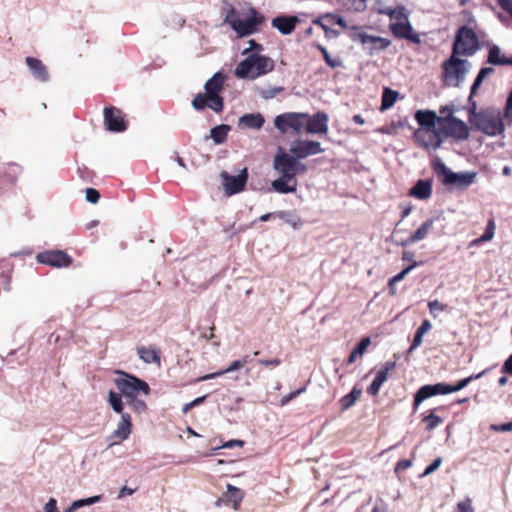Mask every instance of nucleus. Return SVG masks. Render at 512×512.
<instances>
[{
    "label": "nucleus",
    "instance_id": "f257e3e1",
    "mask_svg": "<svg viewBox=\"0 0 512 512\" xmlns=\"http://www.w3.org/2000/svg\"><path fill=\"white\" fill-rule=\"evenodd\" d=\"M273 168L280 175L271 183L275 192L281 194L294 193L297 190L296 176L307 172L306 164L298 161L290 152L287 153L281 148L273 160Z\"/></svg>",
    "mask_w": 512,
    "mask_h": 512
},
{
    "label": "nucleus",
    "instance_id": "f03ea898",
    "mask_svg": "<svg viewBox=\"0 0 512 512\" xmlns=\"http://www.w3.org/2000/svg\"><path fill=\"white\" fill-rule=\"evenodd\" d=\"M415 119L419 124V128L447 127L450 138L457 141H465L470 136L468 125L455 116H438L432 110H419L415 114Z\"/></svg>",
    "mask_w": 512,
    "mask_h": 512
},
{
    "label": "nucleus",
    "instance_id": "7ed1b4c3",
    "mask_svg": "<svg viewBox=\"0 0 512 512\" xmlns=\"http://www.w3.org/2000/svg\"><path fill=\"white\" fill-rule=\"evenodd\" d=\"M226 76L222 72L215 73L204 85L205 92L198 93L192 100V107L196 111L209 108L215 113H221L224 109V99L221 92L224 89Z\"/></svg>",
    "mask_w": 512,
    "mask_h": 512
},
{
    "label": "nucleus",
    "instance_id": "20e7f679",
    "mask_svg": "<svg viewBox=\"0 0 512 512\" xmlns=\"http://www.w3.org/2000/svg\"><path fill=\"white\" fill-rule=\"evenodd\" d=\"M431 168L436 174L438 180L447 187H455L457 189H466L475 182L476 172H453L438 157L431 161Z\"/></svg>",
    "mask_w": 512,
    "mask_h": 512
},
{
    "label": "nucleus",
    "instance_id": "39448f33",
    "mask_svg": "<svg viewBox=\"0 0 512 512\" xmlns=\"http://www.w3.org/2000/svg\"><path fill=\"white\" fill-rule=\"evenodd\" d=\"M273 68L274 62L271 58L250 54L236 66L235 75L240 79H256L272 71Z\"/></svg>",
    "mask_w": 512,
    "mask_h": 512
},
{
    "label": "nucleus",
    "instance_id": "423d86ee",
    "mask_svg": "<svg viewBox=\"0 0 512 512\" xmlns=\"http://www.w3.org/2000/svg\"><path fill=\"white\" fill-rule=\"evenodd\" d=\"M469 122L480 132L488 136H496L504 132V122L499 113L490 110L469 111Z\"/></svg>",
    "mask_w": 512,
    "mask_h": 512
},
{
    "label": "nucleus",
    "instance_id": "0eeeda50",
    "mask_svg": "<svg viewBox=\"0 0 512 512\" xmlns=\"http://www.w3.org/2000/svg\"><path fill=\"white\" fill-rule=\"evenodd\" d=\"M478 49L479 39L476 32L468 26H461L455 35L452 55L472 56Z\"/></svg>",
    "mask_w": 512,
    "mask_h": 512
},
{
    "label": "nucleus",
    "instance_id": "6e6552de",
    "mask_svg": "<svg viewBox=\"0 0 512 512\" xmlns=\"http://www.w3.org/2000/svg\"><path fill=\"white\" fill-rule=\"evenodd\" d=\"M251 14V17L245 19L235 18V10L231 8L225 18V22L231 26L239 37L248 36L255 33L258 27L265 22L264 15L258 13L256 10L252 9Z\"/></svg>",
    "mask_w": 512,
    "mask_h": 512
},
{
    "label": "nucleus",
    "instance_id": "1a4fd4ad",
    "mask_svg": "<svg viewBox=\"0 0 512 512\" xmlns=\"http://www.w3.org/2000/svg\"><path fill=\"white\" fill-rule=\"evenodd\" d=\"M116 374L119 377L114 379L115 386L125 398L129 399L139 393H150V387L144 380L120 370H117Z\"/></svg>",
    "mask_w": 512,
    "mask_h": 512
},
{
    "label": "nucleus",
    "instance_id": "9d476101",
    "mask_svg": "<svg viewBox=\"0 0 512 512\" xmlns=\"http://www.w3.org/2000/svg\"><path fill=\"white\" fill-rule=\"evenodd\" d=\"M447 127L437 128H418L413 133L416 144L425 150H437L441 147L444 140L449 138Z\"/></svg>",
    "mask_w": 512,
    "mask_h": 512
},
{
    "label": "nucleus",
    "instance_id": "9b49d317",
    "mask_svg": "<svg viewBox=\"0 0 512 512\" xmlns=\"http://www.w3.org/2000/svg\"><path fill=\"white\" fill-rule=\"evenodd\" d=\"M466 61L451 55L442 63V82L445 86L459 87L464 81L467 69Z\"/></svg>",
    "mask_w": 512,
    "mask_h": 512
},
{
    "label": "nucleus",
    "instance_id": "f8f14e48",
    "mask_svg": "<svg viewBox=\"0 0 512 512\" xmlns=\"http://www.w3.org/2000/svg\"><path fill=\"white\" fill-rule=\"evenodd\" d=\"M306 118H308L307 113L286 112L275 117L274 125L282 134L289 132L299 134L305 126Z\"/></svg>",
    "mask_w": 512,
    "mask_h": 512
},
{
    "label": "nucleus",
    "instance_id": "ddd939ff",
    "mask_svg": "<svg viewBox=\"0 0 512 512\" xmlns=\"http://www.w3.org/2000/svg\"><path fill=\"white\" fill-rule=\"evenodd\" d=\"M225 194L228 196L242 192L248 181V170L244 168L236 175H230L227 171L220 173Z\"/></svg>",
    "mask_w": 512,
    "mask_h": 512
},
{
    "label": "nucleus",
    "instance_id": "4468645a",
    "mask_svg": "<svg viewBox=\"0 0 512 512\" xmlns=\"http://www.w3.org/2000/svg\"><path fill=\"white\" fill-rule=\"evenodd\" d=\"M324 151L321 143L314 140H295L290 145L289 152L296 157L298 161L309 156L320 154Z\"/></svg>",
    "mask_w": 512,
    "mask_h": 512
},
{
    "label": "nucleus",
    "instance_id": "2eb2a0df",
    "mask_svg": "<svg viewBox=\"0 0 512 512\" xmlns=\"http://www.w3.org/2000/svg\"><path fill=\"white\" fill-rule=\"evenodd\" d=\"M450 384L439 382L436 384H427L421 386L414 395L413 409L416 410L419 405L428 398L436 395L450 394Z\"/></svg>",
    "mask_w": 512,
    "mask_h": 512
},
{
    "label": "nucleus",
    "instance_id": "dca6fc26",
    "mask_svg": "<svg viewBox=\"0 0 512 512\" xmlns=\"http://www.w3.org/2000/svg\"><path fill=\"white\" fill-rule=\"evenodd\" d=\"M106 129L111 132H123L127 129V121L122 110L109 106L103 111Z\"/></svg>",
    "mask_w": 512,
    "mask_h": 512
},
{
    "label": "nucleus",
    "instance_id": "f3484780",
    "mask_svg": "<svg viewBox=\"0 0 512 512\" xmlns=\"http://www.w3.org/2000/svg\"><path fill=\"white\" fill-rule=\"evenodd\" d=\"M352 39L360 42L370 55H373L375 51L385 50L391 44L390 40L386 38L368 35L364 32H356Z\"/></svg>",
    "mask_w": 512,
    "mask_h": 512
},
{
    "label": "nucleus",
    "instance_id": "a211bd4d",
    "mask_svg": "<svg viewBox=\"0 0 512 512\" xmlns=\"http://www.w3.org/2000/svg\"><path fill=\"white\" fill-rule=\"evenodd\" d=\"M39 263L52 267H68L72 263V258L64 251L50 250L39 253L36 256Z\"/></svg>",
    "mask_w": 512,
    "mask_h": 512
},
{
    "label": "nucleus",
    "instance_id": "6ab92c4d",
    "mask_svg": "<svg viewBox=\"0 0 512 512\" xmlns=\"http://www.w3.org/2000/svg\"><path fill=\"white\" fill-rule=\"evenodd\" d=\"M328 120L329 117L325 112H317L313 116L308 114L304 128L307 133L326 134L328 132Z\"/></svg>",
    "mask_w": 512,
    "mask_h": 512
},
{
    "label": "nucleus",
    "instance_id": "aec40b11",
    "mask_svg": "<svg viewBox=\"0 0 512 512\" xmlns=\"http://www.w3.org/2000/svg\"><path fill=\"white\" fill-rule=\"evenodd\" d=\"M300 23V19L295 15H280L274 17L271 21L273 28L277 29L283 35H290Z\"/></svg>",
    "mask_w": 512,
    "mask_h": 512
},
{
    "label": "nucleus",
    "instance_id": "412c9836",
    "mask_svg": "<svg viewBox=\"0 0 512 512\" xmlns=\"http://www.w3.org/2000/svg\"><path fill=\"white\" fill-rule=\"evenodd\" d=\"M390 30L398 38L407 39L413 43H420V37L413 32V28L408 19L405 21L393 22L390 24Z\"/></svg>",
    "mask_w": 512,
    "mask_h": 512
},
{
    "label": "nucleus",
    "instance_id": "4be33fe9",
    "mask_svg": "<svg viewBox=\"0 0 512 512\" xmlns=\"http://www.w3.org/2000/svg\"><path fill=\"white\" fill-rule=\"evenodd\" d=\"M132 431V421L131 416L128 413H122L121 420L117 425V429L110 435V439L112 440L111 445L120 443L123 440H126Z\"/></svg>",
    "mask_w": 512,
    "mask_h": 512
},
{
    "label": "nucleus",
    "instance_id": "5701e85b",
    "mask_svg": "<svg viewBox=\"0 0 512 512\" xmlns=\"http://www.w3.org/2000/svg\"><path fill=\"white\" fill-rule=\"evenodd\" d=\"M396 367V363L393 361H388L384 364V366L379 369L376 373V376L370 386L367 388V393L371 396L378 395L381 386L387 380L388 374L390 371L394 370Z\"/></svg>",
    "mask_w": 512,
    "mask_h": 512
},
{
    "label": "nucleus",
    "instance_id": "b1692460",
    "mask_svg": "<svg viewBox=\"0 0 512 512\" xmlns=\"http://www.w3.org/2000/svg\"><path fill=\"white\" fill-rule=\"evenodd\" d=\"M432 179H420L409 190V196L419 200H427L432 195Z\"/></svg>",
    "mask_w": 512,
    "mask_h": 512
},
{
    "label": "nucleus",
    "instance_id": "393cba45",
    "mask_svg": "<svg viewBox=\"0 0 512 512\" xmlns=\"http://www.w3.org/2000/svg\"><path fill=\"white\" fill-rule=\"evenodd\" d=\"M25 61L33 76L37 80L41 82H47L49 80V72L47 67L40 59L34 57H26Z\"/></svg>",
    "mask_w": 512,
    "mask_h": 512
},
{
    "label": "nucleus",
    "instance_id": "a878e982",
    "mask_svg": "<svg viewBox=\"0 0 512 512\" xmlns=\"http://www.w3.org/2000/svg\"><path fill=\"white\" fill-rule=\"evenodd\" d=\"M434 222V218H429L424 221L414 233H412L406 240L402 241L401 245L407 246L425 239L430 230L433 228Z\"/></svg>",
    "mask_w": 512,
    "mask_h": 512
},
{
    "label": "nucleus",
    "instance_id": "bb28decb",
    "mask_svg": "<svg viewBox=\"0 0 512 512\" xmlns=\"http://www.w3.org/2000/svg\"><path fill=\"white\" fill-rule=\"evenodd\" d=\"M242 500H243V492L239 488H237L231 484H228L227 492L224 495V499H218L215 502V504H216V506H220L221 502L224 501L227 504L231 503L234 510H238Z\"/></svg>",
    "mask_w": 512,
    "mask_h": 512
},
{
    "label": "nucleus",
    "instance_id": "cd10ccee",
    "mask_svg": "<svg viewBox=\"0 0 512 512\" xmlns=\"http://www.w3.org/2000/svg\"><path fill=\"white\" fill-rule=\"evenodd\" d=\"M137 354L147 364L155 363L160 365L161 363L160 352L154 346H139L137 347Z\"/></svg>",
    "mask_w": 512,
    "mask_h": 512
},
{
    "label": "nucleus",
    "instance_id": "c85d7f7f",
    "mask_svg": "<svg viewBox=\"0 0 512 512\" xmlns=\"http://www.w3.org/2000/svg\"><path fill=\"white\" fill-rule=\"evenodd\" d=\"M443 410H445L444 406L436 407L423 417L422 422L425 424V430L432 431L443 423V419L435 414V412Z\"/></svg>",
    "mask_w": 512,
    "mask_h": 512
},
{
    "label": "nucleus",
    "instance_id": "c756f323",
    "mask_svg": "<svg viewBox=\"0 0 512 512\" xmlns=\"http://www.w3.org/2000/svg\"><path fill=\"white\" fill-rule=\"evenodd\" d=\"M487 62L492 65H511L512 57L501 56V50L497 45L490 47Z\"/></svg>",
    "mask_w": 512,
    "mask_h": 512
},
{
    "label": "nucleus",
    "instance_id": "7c9ffc66",
    "mask_svg": "<svg viewBox=\"0 0 512 512\" xmlns=\"http://www.w3.org/2000/svg\"><path fill=\"white\" fill-rule=\"evenodd\" d=\"M264 121L263 116L259 113L245 114L240 118L239 124L247 128L260 129L263 126Z\"/></svg>",
    "mask_w": 512,
    "mask_h": 512
},
{
    "label": "nucleus",
    "instance_id": "2f4dec72",
    "mask_svg": "<svg viewBox=\"0 0 512 512\" xmlns=\"http://www.w3.org/2000/svg\"><path fill=\"white\" fill-rule=\"evenodd\" d=\"M362 395V389L358 388L357 386H354L350 393L344 395L339 403L341 405L342 410H348L351 408L355 402L361 397Z\"/></svg>",
    "mask_w": 512,
    "mask_h": 512
},
{
    "label": "nucleus",
    "instance_id": "473e14b6",
    "mask_svg": "<svg viewBox=\"0 0 512 512\" xmlns=\"http://www.w3.org/2000/svg\"><path fill=\"white\" fill-rule=\"evenodd\" d=\"M242 367L243 366H242V363H241L240 359L239 360H235V361L231 362L230 365L226 369H223V370H220L218 372H214V373H210V374L198 377L195 380V382H202V381L214 379V378H217V377L222 376L224 374L236 371V370H238V369H240Z\"/></svg>",
    "mask_w": 512,
    "mask_h": 512
},
{
    "label": "nucleus",
    "instance_id": "72a5a7b5",
    "mask_svg": "<svg viewBox=\"0 0 512 512\" xmlns=\"http://www.w3.org/2000/svg\"><path fill=\"white\" fill-rule=\"evenodd\" d=\"M370 344H371L370 337L362 338L360 340V342L356 345V347L351 351V353L347 359V363L353 364L356 361L357 357H361L365 353V351L370 346Z\"/></svg>",
    "mask_w": 512,
    "mask_h": 512
},
{
    "label": "nucleus",
    "instance_id": "f704fd0d",
    "mask_svg": "<svg viewBox=\"0 0 512 512\" xmlns=\"http://www.w3.org/2000/svg\"><path fill=\"white\" fill-rule=\"evenodd\" d=\"M432 325L429 320H424L414 334L412 344L409 348V352H412L422 344V339L425 333L431 329Z\"/></svg>",
    "mask_w": 512,
    "mask_h": 512
},
{
    "label": "nucleus",
    "instance_id": "c9c22d12",
    "mask_svg": "<svg viewBox=\"0 0 512 512\" xmlns=\"http://www.w3.org/2000/svg\"><path fill=\"white\" fill-rule=\"evenodd\" d=\"M495 229H496L495 221L493 219L488 220L487 226L485 228V232L483 233V235L477 239L472 240L470 243V246H478L483 242H488V241L492 240L494 237V234H495Z\"/></svg>",
    "mask_w": 512,
    "mask_h": 512
},
{
    "label": "nucleus",
    "instance_id": "e433bc0d",
    "mask_svg": "<svg viewBox=\"0 0 512 512\" xmlns=\"http://www.w3.org/2000/svg\"><path fill=\"white\" fill-rule=\"evenodd\" d=\"M489 371V369H484L483 371L477 373V374H472L466 378H463L461 380H459L456 384H450V391L451 393H454V392H457V391H460L462 390L463 388H465L471 381L473 380H477L479 378H481L482 376H484L487 372Z\"/></svg>",
    "mask_w": 512,
    "mask_h": 512
},
{
    "label": "nucleus",
    "instance_id": "4c0bfd02",
    "mask_svg": "<svg viewBox=\"0 0 512 512\" xmlns=\"http://www.w3.org/2000/svg\"><path fill=\"white\" fill-rule=\"evenodd\" d=\"M398 98V92L390 88H384L381 101V110L389 109Z\"/></svg>",
    "mask_w": 512,
    "mask_h": 512
},
{
    "label": "nucleus",
    "instance_id": "58836bf2",
    "mask_svg": "<svg viewBox=\"0 0 512 512\" xmlns=\"http://www.w3.org/2000/svg\"><path fill=\"white\" fill-rule=\"evenodd\" d=\"M230 127L225 124L218 125L211 129L210 135L216 144L225 142Z\"/></svg>",
    "mask_w": 512,
    "mask_h": 512
},
{
    "label": "nucleus",
    "instance_id": "ea45409f",
    "mask_svg": "<svg viewBox=\"0 0 512 512\" xmlns=\"http://www.w3.org/2000/svg\"><path fill=\"white\" fill-rule=\"evenodd\" d=\"M315 47L321 52L324 61L331 68L342 67L343 62L339 57L332 58L327 49L321 44H316Z\"/></svg>",
    "mask_w": 512,
    "mask_h": 512
},
{
    "label": "nucleus",
    "instance_id": "a19ab883",
    "mask_svg": "<svg viewBox=\"0 0 512 512\" xmlns=\"http://www.w3.org/2000/svg\"><path fill=\"white\" fill-rule=\"evenodd\" d=\"M494 72V69L491 67L481 68L477 77L475 78L472 86H471V95L476 93L479 86L482 84L483 80L490 74Z\"/></svg>",
    "mask_w": 512,
    "mask_h": 512
},
{
    "label": "nucleus",
    "instance_id": "79ce46f5",
    "mask_svg": "<svg viewBox=\"0 0 512 512\" xmlns=\"http://www.w3.org/2000/svg\"><path fill=\"white\" fill-rule=\"evenodd\" d=\"M349 11H363L366 8V0H338Z\"/></svg>",
    "mask_w": 512,
    "mask_h": 512
},
{
    "label": "nucleus",
    "instance_id": "37998d69",
    "mask_svg": "<svg viewBox=\"0 0 512 512\" xmlns=\"http://www.w3.org/2000/svg\"><path fill=\"white\" fill-rule=\"evenodd\" d=\"M108 401H109V404L111 405L112 409L116 412V413H120L122 415L123 413V402H122V399H121V393L118 394L114 391H109V396H108Z\"/></svg>",
    "mask_w": 512,
    "mask_h": 512
},
{
    "label": "nucleus",
    "instance_id": "c03bdc74",
    "mask_svg": "<svg viewBox=\"0 0 512 512\" xmlns=\"http://www.w3.org/2000/svg\"><path fill=\"white\" fill-rule=\"evenodd\" d=\"M275 216L280 219H283L287 223L291 224L294 228H297L298 224L300 222L299 218H297L294 215H291L290 213H288L286 211H278L275 213Z\"/></svg>",
    "mask_w": 512,
    "mask_h": 512
},
{
    "label": "nucleus",
    "instance_id": "a18cd8bd",
    "mask_svg": "<svg viewBox=\"0 0 512 512\" xmlns=\"http://www.w3.org/2000/svg\"><path fill=\"white\" fill-rule=\"evenodd\" d=\"M128 402L132 406L133 410L137 413H143L147 410L146 403L143 400L138 399L137 396L129 398Z\"/></svg>",
    "mask_w": 512,
    "mask_h": 512
},
{
    "label": "nucleus",
    "instance_id": "49530a36",
    "mask_svg": "<svg viewBox=\"0 0 512 512\" xmlns=\"http://www.w3.org/2000/svg\"><path fill=\"white\" fill-rule=\"evenodd\" d=\"M416 266H418V262L416 261H413V264H410L409 266H407L405 269H403L400 273L396 274L395 276H393L391 279V284H396L400 281H402L406 275L412 270L414 269Z\"/></svg>",
    "mask_w": 512,
    "mask_h": 512
},
{
    "label": "nucleus",
    "instance_id": "de8ad7c7",
    "mask_svg": "<svg viewBox=\"0 0 512 512\" xmlns=\"http://www.w3.org/2000/svg\"><path fill=\"white\" fill-rule=\"evenodd\" d=\"M100 500H101V496L100 495L92 496V497H89V498H86V499L76 500V501L73 502V507L79 509L81 507L97 503Z\"/></svg>",
    "mask_w": 512,
    "mask_h": 512
},
{
    "label": "nucleus",
    "instance_id": "09e8293b",
    "mask_svg": "<svg viewBox=\"0 0 512 512\" xmlns=\"http://www.w3.org/2000/svg\"><path fill=\"white\" fill-rule=\"evenodd\" d=\"M391 20H395V22L405 21L408 19L406 14V10L404 7H396L391 10Z\"/></svg>",
    "mask_w": 512,
    "mask_h": 512
},
{
    "label": "nucleus",
    "instance_id": "8fccbe9b",
    "mask_svg": "<svg viewBox=\"0 0 512 512\" xmlns=\"http://www.w3.org/2000/svg\"><path fill=\"white\" fill-rule=\"evenodd\" d=\"M428 307L432 316L436 318L437 314L435 313V311H445L447 306L439 302L438 300H432L428 303Z\"/></svg>",
    "mask_w": 512,
    "mask_h": 512
},
{
    "label": "nucleus",
    "instance_id": "3c124183",
    "mask_svg": "<svg viewBox=\"0 0 512 512\" xmlns=\"http://www.w3.org/2000/svg\"><path fill=\"white\" fill-rule=\"evenodd\" d=\"M100 198V193L94 188L86 189V200L90 203H97Z\"/></svg>",
    "mask_w": 512,
    "mask_h": 512
},
{
    "label": "nucleus",
    "instance_id": "603ef678",
    "mask_svg": "<svg viewBox=\"0 0 512 512\" xmlns=\"http://www.w3.org/2000/svg\"><path fill=\"white\" fill-rule=\"evenodd\" d=\"M441 462H442V459L440 457L436 458L431 464H429L425 468L424 475H429V474L433 473L434 471H436L439 468Z\"/></svg>",
    "mask_w": 512,
    "mask_h": 512
},
{
    "label": "nucleus",
    "instance_id": "864d4df0",
    "mask_svg": "<svg viewBox=\"0 0 512 512\" xmlns=\"http://www.w3.org/2000/svg\"><path fill=\"white\" fill-rule=\"evenodd\" d=\"M258 364L264 367H277L281 364V360L279 358H274L270 360L260 359L258 360Z\"/></svg>",
    "mask_w": 512,
    "mask_h": 512
},
{
    "label": "nucleus",
    "instance_id": "5fc2aeb1",
    "mask_svg": "<svg viewBox=\"0 0 512 512\" xmlns=\"http://www.w3.org/2000/svg\"><path fill=\"white\" fill-rule=\"evenodd\" d=\"M457 509H458V512H474L473 508L471 506L470 499H466L465 501L458 503Z\"/></svg>",
    "mask_w": 512,
    "mask_h": 512
},
{
    "label": "nucleus",
    "instance_id": "6e6d98bb",
    "mask_svg": "<svg viewBox=\"0 0 512 512\" xmlns=\"http://www.w3.org/2000/svg\"><path fill=\"white\" fill-rule=\"evenodd\" d=\"M412 466V461L409 459H403L397 462L395 471H404Z\"/></svg>",
    "mask_w": 512,
    "mask_h": 512
},
{
    "label": "nucleus",
    "instance_id": "4d7b16f0",
    "mask_svg": "<svg viewBox=\"0 0 512 512\" xmlns=\"http://www.w3.org/2000/svg\"><path fill=\"white\" fill-rule=\"evenodd\" d=\"M325 17L330 18L332 20L331 21L332 23H335L342 28L347 27L345 20L339 15L327 14V15H325Z\"/></svg>",
    "mask_w": 512,
    "mask_h": 512
},
{
    "label": "nucleus",
    "instance_id": "13d9d810",
    "mask_svg": "<svg viewBox=\"0 0 512 512\" xmlns=\"http://www.w3.org/2000/svg\"><path fill=\"white\" fill-rule=\"evenodd\" d=\"M501 372L512 376V354L504 362Z\"/></svg>",
    "mask_w": 512,
    "mask_h": 512
},
{
    "label": "nucleus",
    "instance_id": "bf43d9fd",
    "mask_svg": "<svg viewBox=\"0 0 512 512\" xmlns=\"http://www.w3.org/2000/svg\"><path fill=\"white\" fill-rule=\"evenodd\" d=\"M44 510L45 512H59L56 499L50 498L49 501L45 504Z\"/></svg>",
    "mask_w": 512,
    "mask_h": 512
},
{
    "label": "nucleus",
    "instance_id": "052dcab7",
    "mask_svg": "<svg viewBox=\"0 0 512 512\" xmlns=\"http://www.w3.org/2000/svg\"><path fill=\"white\" fill-rule=\"evenodd\" d=\"M491 429L495 431L508 432L512 431V421L501 425H492Z\"/></svg>",
    "mask_w": 512,
    "mask_h": 512
},
{
    "label": "nucleus",
    "instance_id": "680f3d73",
    "mask_svg": "<svg viewBox=\"0 0 512 512\" xmlns=\"http://www.w3.org/2000/svg\"><path fill=\"white\" fill-rule=\"evenodd\" d=\"M505 116L512 117V90L510 91L506 101Z\"/></svg>",
    "mask_w": 512,
    "mask_h": 512
},
{
    "label": "nucleus",
    "instance_id": "e2e57ef3",
    "mask_svg": "<svg viewBox=\"0 0 512 512\" xmlns=\"http://www.w3.org/2000/svg\"><path fill=\"white\" fill-rule=\"evenodd\" d=\"M440 116L451 115L454 116V107L453 106H441L439 109Z\"/></svg>",
    "mask_w": 512,
    "mask_h": 512
},
{
    "label": "nucleus",
    "instance_id": "0e129e2a",
    "mask_svg": "<svg viewBox=\"0 0 512 512\" xmlns=\"http://www.w3.org/2000/svg\"><path fill=\"white\" fill-rule=\"evenodd\" d=\"M136 489L129 488L127 486H123L121 490L119 491L118 498H123L126 495H132L134 494Z\"/></svg>",
    "mask_w": 512,
    "mask_h": 512
},
{
    "label": "nucleus",
    "instance_id": "69168bd1",
    "mask_svg": "<svg viewBox=\"0 0 512 512\" xmlns=\"http://www.w3.org/2000/svg\"><path fill=\"white\" fill-rule=\"evenodd\" d=\"M414 253L411 252V251H404L403 254H402V260L403 261H407V262H410L411 264H413V261L414 260Z\"/></svg>",
    "mask_w": 512,
    "mask_h": 512
},
{
    "label": "nucleus",
    "instance_id": "338daca9",
    "mask_svg": "<svg viewBox=\"0 0 512 512\" xmlns=\"http://www.w3.org/2000/svg\"><path fill=\"white\" fill-rule=\"evenodd\" d=\"M243 444H244V443H243V441H241V440H232V441H229V442H227L226 444H224V447L231 448V447H233L234 445L242 446Z\"/></svg>",
    "mask_w": 512,
    "mask_h": 512
},
{
    "label": "nucleus",
    "instance_id": "774afa93",
    "mask_svg": "<svg viewBox=\"0 0 512 512\" xmlns=\"http://www.w3.org/2000/svg\"><path fill=\"white\" fill-rule=\"evenodd\" d=\"M353 121H354V123H356L358 125H363L365 123L364 118L360 114L354 115Z\"/></svg>",
    "mask_w": 512,
    "mask_h": 512
}]
</instances>
